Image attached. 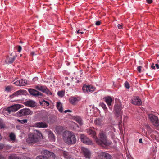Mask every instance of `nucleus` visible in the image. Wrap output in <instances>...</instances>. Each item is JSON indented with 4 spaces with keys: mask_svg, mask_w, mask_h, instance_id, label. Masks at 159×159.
Masks as SVG:
<instances>
[{
    "mask_svg": "<svg viewBox=\"0 0 159 159\" xmlns=\"http://www.w3.org/2000/svg\"><path fill=\"white\" fill-rule=\"evenodd\" d=\"M43 136L40 131L36 130L34 133H30L28 135V137L26 139L27 143L30 144H36L39 142Z\"/></svg>",
    "mask_w": 159,
    "mask_h": 159,
    "instance_id": "obj_1",
    "label": "nucleus"
},
{
    "mask_svg": "<svg viewBox=\"0 0 159 159\" xmlns=\"http://www.w3.org/2000/svg\"><path fill=\"white\" fill-rule=\"evenodd\" d=\"M63 141L66 144L71 145L75 144L76 139L74 133L69 131L64 132L62 135Z\"/></svg>",
    "mask_w": 159,
    "mask_h": 159,
    "instance_id": "obj_2",
    "label": "nucleus"
},
{
    "mask_svg": "<svg viewBox=\"0 0 159 159\" xmlns=\"http://www.w3.org/2000/svg\"><path fill=\"white\" fill-rule=\"evenodd\" d=\"M100 139H98L96 137L95 140L96 142L98 144L102 147L108 145L109 143L107 142V138L105 133L102 131L99 133Z\"/></svg>",
    "mask_w": 159,
    "mask_h": 159,
    "instance_id": "obj_3",
    "label": "nucleus"
},
{
    "mask_svg": "<svg viewBox=\"0 0 159 159\" xmlns=\"http://www.w3.org/2000/svg\"><path fill=\"white\" fill-rule=\"evenodd\" d=\"M41 154H43L44 156H38L36 157V159H48V157H52L53 158L55 157V155L53 153L47 150H43L41 151Z\"/></svg>",
    "mask_w": 159,
    "mask_h": 159,
    "instance_id": "obj_4",
    "label": "nucleus"
},
{
    "mask_svg": "<svg viewBox=\"0 0 159 159\" xmlns=\"http://www.w3.org/2000/svg\"><path fill=\"white\" fill-rule=\"evenodd\" d=\"M20 107V106L19 104H16L12 105L8 107L4 110L5 113H7V115L10 114L11 112H15L17 111Z\"/></svg>",
    "mask_w": 159,
    "mask_h": 159,
    "instance_id": "obj_5",
    "label": "nucleus"
},
{
    "mask_svg": "<svg viewBox=\"0 0 159 159\" xmlns=\"http://www.w3.org/2000/svg\"><path fill=\"white\" fill-rule=\"evenodd\" d=\"M33 112L28 108H24L20 110L17 113V115L18 116H24L31 115Z\"/></svg>",
    "mask_w": 159,
    "mask_h": 159,
    "instance_id": "obj_6",
    "label": "nucleus"
},
{
    "mask_svg": "<svg viewBox=\"0 0 159 159\" xmlns=\"http://www.w3.org/2000/svg\"><path fill=\"white\" fill-rule=\"evenodd\" d=\"M99 159H113L112 156L108 153L102 152L98 153Z\"/></svg>",
    "mask_w": 159,
    "mask_h": 159,
    "instance_id": "obj_7",
    "label": "nucleus"
},
{
    "mask_svg": "<svg viewBox=\"0 0 159 159\" xmlns=\"http://www.w3.org/2000/svg\"><path fill=\"white\" fill-rule=\"evenodd\" d=\"M114 110L115 111V114L116 116L119 119L121 120L122 112L121 111V107L117 105H115L114 106Z\"/></svg>",
    "mask_w": 159,
    "mask_h": 159,
    "instance_id": "obj_8",
    "label": "nucleus"
},
{
    "mask_svg": "<svg viewBox=\"0 0 159 159\" xmlns=\"http://www.w3.org/2000/svg\"><path fill=\"white\" fill-rule=\"evenodd\" d=\"M82 152L86 158L90 159L91 156V152L88 148L84 147L81 148Z\"/></svg>",
    "mask_w": 159,
    "mask_h": 159,
    "instance_id": "obj_9",
    "label": "nucleus"
},
{
    "mask_svg": "<svg viewBox=\"0 0 159 159\" xmlns=\"http://www.w3.org/2000/svg\"><path fill=\"white\" fill-rule=\"evenodd\" d=\"M149 117L150 121L153 123V125L155 126H158L159 125V120L157 117L152 114H150Z\"/></svg>",
    "mask_w": 159,
    "mask_h": 159,
    "instance_id": "obj_10",
    "label": "nucleus"
},
{
    "mask_svg": "<svg viewBox=\"0 0 159 159\" xmlns=\"http://www.w3.org/2000/svg\"><path fill=\"white\" fill-rule=\"evenodd\" d=\"M80 139L82 142L87 144L91 145L92 144V142L88 137L84 134H80Z\"/></svg>",
    "mask_w": 159,
    "mask_h": 159,
    "instance_id": "obj_11",
    "label": "nucleus"
},
{
    "mask_svg": "<svg viewBox=\"0 0 159 159\" xmlns=\"http://www.w3.org/2000/svg\"><path fill=\"white\" fill-rule=\"evenodd\" d=\"M83 91L84 93L93 92L95 90V88L91 85H84L82 88Z\"/></svg>",
    "mask_w": 159,
    "mask_h": 159,
    "instance_id": "obj_12",
    "label": "nucleus"
},
{
    "mask_svg": "<svg viewBox=\"0 0 159 159\" xmlns=\"http://www.w3.org/2000/svg\"><path fill=\"white\" fill-rule=\"evenodd\" d=\"M29 93L34 96L37 97L39 96H43V94L33 89H28Z\"/></svg>",
    "mask_w": 159,
    "mask_h": 159,
    "instance_id": "obj_13",
    "label": "nucleus"
},
{
    "mask_svg": "<svg viewBox=\"0 0 159 159\" xmlns=\"http://www.w3.org/2000/svg\"><path fill=\"white\" fill-rule=\"evenodd\" d=\"M34 126L39 128H45L48 127V125L45 122H38L34 123Z\"/></svg>",
    "mask_w": 159,
    "mask_h": 159,
    "instance_id": "obj_14",
    "label": "nucleus"
},
{
    "mask_svg": "<svg viewBox=\"0 0 159 159\" xmlns=\"http://www.w3.org/2000/svg\"><path fill=\"white\" fill-rule=\"evenodd\" d=\"M132 103L134 105L139 106L141 105L142 103V101L139 97H134L132 99Z\"/></svg>",
    "mask_w": 159,
    "mask_h": 159,
    "instance_id": "obj_15",
    "label": "nucleus"
},
{
    "mask_svg": "<svg viewBox=\"0 0 159 159\" xmlns=\"http://www.w3.org/2000/svg\"><path fill=\"white\" fill-rule=\"evenodd\" d=\"M79 101V98L78 97H72L69 99L70 102L73 105H75Z\"/></svg>",
    "mask_w": 159,
    "mask_h": 159,
    "instance_id": "obj_16",
    "label": "nucleus"
},
{
    "mask_svg": "<svg viewBox=\"0 0 159 159\" xmlns=\"http://www.w3.org/2000/svg\"><path fill=\"white\" fill-rule=\"evenodd\" d=\"M103 99L106 102L108 106H109V108L111 110L112 109V108L110 107V106L111 104V102L113 101L111 97H105Z\"/></svg>",
    "mask_w": 159,
    "mask_h": 159,
    "instance_id": "obj_17",
    "label": "nucleus"
},
{
    "mask_svg": "<svg viewBox=\"0 0 159 159\" xmlns=\"http://www.w3.org/2000/svg\"><path fill=\"white\" fill-rule=\"evenodd\" d=\"M25 106L31 107H34L36 105L35 102L32 100H30L25 102Z\"/></svg>",
    "mask_w": 159,
    "mask_h": 159,
    "instance_id": "obj_18",
    "label": "nucleus"
},
{
    "mask_svg": "<svg viewBox=\"0 0 159 159\" xmlns=\"http://www.w3.org/2000/svg\"><path fill=\"white\" fill-rule=\"evenodd\" d=\"M86 131L88 135H90L95 139L96 136L95 135V131L89 129H87Z\"/></svg>",
    "mask_w": 159,
    "mask_h": 159,
    "instance_id": "obj_19",
    "label": "nucleus"
},
{
    "mask_svg": "<svg viewBox=\"0 0 159 159\" xmlns=\"http://www.w3.org/2000/svg\"><path fill=\"white\" fill-rule=\"evenodd\" d=\"M48 133L49 139L52 141H55V138L53 133L51 131H48Z\"/></svg>",
    "mask_w": 159,
    "mask_h": 159,
    "instance_id": "obj_20",
    "label": "nucleus"
},
{
    "mask_svg": "<svg viewBox=\"0 0 159 159\" xmlns=\"http://www.w3.org/2000/svg\"><path fill=\"white\" fill-rule=\"evenodd\" d=\"M15 57H8L6 59V61L8 64H11L15 60Z\"/></svg>",
    "mask_w": 159,
    "mask_h": 159,
    "instance_id": "obj_21",
    "label": "nucleus"
},
{
    "mask_svg": "<svg viewBox=\"0 0 159 159\" xmlns=\"http://www.w3.org/2000/svg\"><path fill=\"white\" fill-rule=\"evenodd\" d=\"M56 106L59 111L61 113L62 112L63 110L62 105L61 103L60 102H57Z\"/></svg>",
    "mask_w": 159,
    "mask_h": 159,
    "instance_id": "obj_22",
    "label": "nucleus"
},
{
    "mask_svg": "<svg viewBox=\"0 0 159 159\" xmlns=\"http://www.w3.org/2000/svg\"><path fill=\"white\" fill-rule=\"evenodd\" d=\"M102 121L101 119L98 118H96L94 121V123L97 125L101 126L102 124Z\"/></svg>",
    "mask_w": 159,
    "mask_h": 159,
    "instance_id": "obj_23",
    "label": "nucleus"
},
{
    "mask_svg": "<svg viewBox=\"0 0 159 159\" xmlns=\"http://www.w3.org/2000/svg\"><path fill=\"white\" fill-rule=\"evenodd\" d=\"M43 92L46 93L48 95H52V93L49 90L46 86H45Z\"/></svg>",
    "mask_w": 159,
    "mask_h": 159,
    "instance_id": "obj_24",
    "label": "nucleus"
},
{
    "mask_svg": "<svg viewBox=\"0 0 159 159\" xmlns=\"http://www.w3.org/2000/svg\"><path fill=\"white\" fill-rule=\"evenodd\" d=\"M45 86H42L40 85H36L35 88L37 90L43 92Z\"/></svg>",
    "mask_w": 159,
    "mask_h": 159,
    "instance_id": "obj_25",
    "label": "nucleus"
},
{
    "mask_svg": "<svg viewBox=\"0 0 159 159\" xmlns=\"http://www.w3.org/2000/svg\"><path fill=\"white\" fill-rule=\"evenodd\" d=\"M9 137L11 140L14 141L16 139V136L15 134L12 133H10Z\"/></svg>",
    "mask_w": 159,
    "mask_h": 159,
    "instance_id": "obj_26",
    "label": "nucleus"
},
{
    "mask_svg": "<svg viewBox=\"0 0 159 159\" xmlns=\"http://www.w3.org/2000/svg\"><path fill=\"white\" fill-rule=\"evenodd\" d=\"M19 80L20 84V86H24L27 83V82H25V80H24L23 79L20 80Z\"/></svg>",
    "mask_w": 159,
    "mask_h": 159,
    "instance_id": "obj_27",
    "label": "nucleus"
},
{
    "mask_svg": "<svg viewBox=\"0 0 159 159\" xmlns=\"http://www.w3.org/2000/svg\"><path fill=\"white\" fill-rule=\"evenodd\" d=\"M76 121L80 124H82V119L79 117H77L75 118Z\"/></svg>",
    "mask_w": 159,
    "mask_h": 159,
    "instance_id": "obj_28",
    "label": "nucleus"
},
{
    "mask_svg": "<svg viewBox=\"0 0 159 159\" xmlns=\"http://www.w3.org/2000/svg\"><path fill=\"white\" fill-rule=\"evenodd\" d=\"M17 121L19 122L21 124H25L27 122L28 120L27 119H23L22 120H20L19 119L17 120Z\"/></svg>",
    "mask_w": 159,
    "mask_h": 159,
    "instance_id": "obj_29",
    "label": "nucleus"
},
{
    "mask_svg": "<svg viewBox=\"0 0 159 159\" xmlns=\"http://www.w3.org/2000/svg\"><path fill=\"white\" fill-rule=\"evenodd\" d=\"M57 94L59 97H62L64 95V91H59L57 92Z\"/></svg>",
    "mask_w": 159,
    "mask_h": 159,
    "instance_id": "obj_30",
    "label": "nucleus"
},
{
    "mask_svg": "<svg viewBox=\"0 0 159 159\" xmlns=\"http://www.w3.org/2000/svg\"><path fill=\"white\" fill-rule=\"evenodd\" d=\"M100 106L104 110H107L106 105L104 103H101L100 104Z\"/></svg>",
    "mask_w": 159,
    "mask_h": 159,
    "instance_id": "obj_31",
    "label": "nucleus"
},
{
    "mask_svg": "<svg viewBox=\"0 0 159 159\" xmlns=\"http://www.w3.org/2000/svg\"><path fill=\"white\" fill-rule=\"evenodd\" d=\"M8 159H20L18 157L14 155H12L9 157Z\"/></svg>",
    "mask_w": 159,
    "mask_h": 159,
    "instance_id": "obj_32",
    "label": "nucleus"
},
{
    "mask_svg": "<svg viewBox=\"0 0 159 159\" xmlns=\"http://www.w3.org/2000/svg\"><path fill=\"white\" fill-rule=\"evenodd\" d=\"M42 120L46 122H48L49 121L48 118L47 116H43L42 118Z\"/></svg>",
    "mask_w": 159,
    "mask_h": 159,
    "instance_id": "obj_33",
    "label": "nucleus"
},
{
    "mask_svg": "<svg viewBox=\"0 0 159 159\" xmlns=\"http://www.w3.org/2000/svg\"><path fill=\"white\" fill-rule=\"evenodd\" d=\"M144 126L145 127V128L147 129V130L149 132H151V129L150 128V127L149 125L147 124H145L144 125Z\"/></svg>",
    "mask_w": 159,
    "mask_h": 159,
    "instance_id": "obj_34",
    "label": "nucleus"
},
{
    "mask_svg": "<svg viewBox=\"0 0 159 159\" xmlns=\"http://www.w3.org/2000/svg\"><path fill=\"white\" fill-rule=\"evenodd\" d=\"M5 127V125L2 121V120H0V128H4Z\"/></svg>",
    "mask_w": 159,
    "mask_h": 159,
    "instance_id": "obj_35",
    "label": "nucleus"
},
{
    "mask_svg": "<svg viewBox=\"0 0 159 159\" xmlns=\"http://www.w3.org/2000/svg\"><path fill=\"white\" fill-rule=\"evenodd\" d=\"M125 86L127 89H129L130 88L129 84L127 82H126L125 83Z\"/></svg>",
    "mask_w": 159,
    "mask_h": 159,
    "instance_id": "obj_36",
    "label": "nucleus"
},
{
    "mask_svg": "<svg viewBox=\"0 0 159 159\" xmlns=\"http://www.w3.org/2000/svg\"><path fill=\"white\" fill-rule=\"evenodd\" d=\"M24 91V90H20L17 91V92L20 95H21L23 93Z\"/></svg>",
    "mask_w": 159,
    "mask_h": 159,
    "instance_id": "obj_37",
    "label": "nucleus"
},
{
    "mask_svg": "<svg viewBox=\"0 0 159 159\" xmlns=\"http://www.w3.org/2000/svg\"><path fill=\"white\" fill-rule=\"evenodd\" d=\"M17 86H20V82L19 80H17L15 82H14V83Z\"/></svg>",
    "mask_w": 159,
    "mask_h": 159,
    "instance_id": "obj_38",
    "label": "nucleus"
},
{
    "mask_svg": "<svg viewBox=\"0 0 159 159\" xmlns=\"http://www.w3.org/2000/svg\"><path fill=\"white\" fill-rule=\"evenodd\" d=\"M142 68V67L141 66H139L137 67V70L140 73L141 72Z\"/></svg>",
    "mask_w": 159,
    "mask_h": 159,
    "instance_id": "obj_39",
    "label": "nucleus"
},
{
    "mask_svg": "<svg viewBox=\"0 0 159 159\" xmlns=\"http://www.w3.org/2000/svg\"><path fill=\"white\" fill-rule=\"evenodd\" d=\"M16 96H18V95H17L16 92H15L12 95H10V97L11 98H13L14 97Z\"/></svg>",
    "mask_w": 159,
    "mask_h": 159,
    "instance_id": "obj_40",
    "label": "nucleus"
},
{
    "mask_svg": "<svg viewBox=\"0 0 159 159\" xmlns=\"http://www.w3.org/2000/svg\"><path fill=\"white\" fill-rule=\"evenodd\" d=\"M22 50V48L21 46H19L18 47V51L19 52H20Z\"/></svg>",
    "mask_w": 159,
    "mask_h": 159,
    "instance_id": "obj_41",
    "label": "nucleus"
},
{
    "mask_svg": "<svg viewBox=\"0 0 159 159\" xmlns=\"http://www.w3.org/2000/svg\"><path fill=\"white\" fill-rule=\"evenodd\" d=\"M101 24V22L99 21H96L95 23V24L96 25L98 26L100 25Z\"/></svg>",
    "mask_w": 159,
    "mask_h": 159,
    "instance_id": "obj_42",
    "label": "nucleus"
},
{
    "mask_svg": "<svg viewBox=\"0 0 159 159\" xmlns=\"http://www.w3.org/2000/svg\"><path fill=\"white\" fill-rule=\"evenodd\" d=\"M122 24L121 25L118 24V27L119 29H121L122 28Z\"/></svg>",
    "mask_w": 159,
    "mask_h": 159,
    "instance_id": "obj_43",
    "label": "nucleus"
},
{
    "mask_svg": "<svg viewBox=\"0 0 159 159\" xmlns=\"http://www.w3.org/2000/svg\"><path fill=\"white\" fill-rule=\"evenodd\" d=\"M5 90L7 91H9L10 90V88L9 87L7 86L5 88Z\"/></svg>",
    "mask_w": 159,
    "mask_h": 159,
    "instance_id": "obj_44",
    "label": "nucleus"
},
{
    "mask_svg": "<svg viewBox=\"0 0 159 159\" xmlns=\"http://www.w3.org/2000/svg\"><path fill=\"white\" fill-rule=\"evenodd\" d=\"M4 145L0 143V150L4 148Z\"/></svg>",
    "mask_w": 159,
    "mask_h": 159,
    "instance_id": "obj_45",
    "label": "nucleus"
},
{
    "mask_svg": "<svg viewBox=\"0 0 159 159\" xmlns=\"http://www.w3.org/2000/svg\"><path fill=\"white\" fill-rule=\"evenodd\" d=\"M151 67L152 69H155V66L154 65V63H152L151 66Z\"/></svg>",
    "mask_w": 159,
    "mask_h": 159,
    "instance_id": "obj_46",
    "label": "nucleus"
},
{
    "mask_svg": "<svg viewBox=\"0 0 159 159\" xmlns=\"http://www.w3.org/2000/svg\"><path fill=\"white\" fill-rule=\"evenodd\" d=\"M147 3L150 4L152 2V0H146Z\"/></svg>",
    "mask_w": 159,
    "mask_h": 159,
    "instance_id": "obj_47",
    "label": "nucleus"
},
{
    "mask_svg": "<svg viewBox=\"0 0 159 159\" xmlns=\"http://www.w3.org/2000/svg\"><path fill=\"white\" fill-rule=\"evenodd\" d=\"M44 102L46 103L47 106H48L49 105V103L47 101H45L44 100Z\"/></svg>",
    "mask_w": 159,
    "mask_h": 159,
    "instance_id": "obj_48",
    "label": "nucleus"
},
{
    "mask_svg": "<svg viewBox=\"0 0 159 159\" xmlns=\"http://www.w3.org/2000/svg\"><path fill=\"white\" fill-rule=\"evenodd\" d=\"M31 55L32 56H33L34 55H37V54L36 53H35L34 52H31Z\"/></svg>",
    "mask_w": 159,
    "mask_h": 159,
    "instance_id": "obj_49",
    "label": "nucleus"
},
{
    "mask_svg": "<svg viewBox=\"0 0 159 159\" xmlns=\"http://www.w3.org/2000/svg\"><path fill=\"white\" fill-rule=\"evenodd\" d=\"M71 111L69 110H66L64 112L66 113L67 112H71Z\"/></svg>",
    "mask_w": 159,
    "mask_h": 159,
    "instance_id": "obj_50",
    "label": "nucleus"
},
{
    "mask_svg": "<svg viewBox=\"0 0 159 159\" xmlns=\"http://www.w3.org/2000/svg\"><path fill=\"white\" fill-rule=\"evenodd\" d=\"M155 66L156 67V68L157 69H158L159 68V65L158 64H155Z\"/></svg>",
    "mask_w": 159,
    "mask_h": 159,
    "instance_id": "obj_51",
    "label": "nucleus"
},
{
    "mask_svg": "<svg viewBox=\"0 0 159 159\" xmlns=\"http://www.w3.org/2000/svg\"><path fill=\"white\" fill-rule=\"evenodd\" d=\"M38 80V78L37 77H36L34 78V79H33V80L34 81H35V80Z\"/></svg>",
    "mask_w": 159,
    "mask_h": 159,
    "instance_id": "obj_52",
    "label": "nucleus"
},
{
    "mask_svg": "<svg viewBox=\"0 0 159 159\" xmlns=\"http://www.w3.org/2000/svg\"><path fill=\"white\" fill-rule=\"evenodd\" d=\"M142 138L140 139L139 140V142L140 143H142Z\"/></svg>",
    "mask_w": 159,
    "mask_h": 159,
    "instance_id": "obj_53",
    "label": "nucleus"
},
{
    "mask_svg": "<svg viewBox=\"0 0 159 159\" xmlns=\"http://www.w3.org/2000/svg\"><path fill=\"white\" fill-rule=\"evenodd\" d=\"M4 157L2 156H0V159H4Z\"/></svg>",
    "mask_w": 159,
    "mask_h": 159,
    "instance_id": "obj_54",
    "label": "nucleus"
},
{
    "mask_svg": "<svg viewBox=\"0 0 159 159\" xmlns=\"http://www.w3.org/2000/svg\"><path fill=\"white\" fill-rule=\"evenodd\" d=\"M16 93L17 95H18H18H20L19 94V93H18V92L17 91L16 92Z\"/></svg>",
    "mask_w": 159,
    "mask_h": 159,
    "instance_id": "obj_55",
    "label": "nucleus"
},
{
    "mask_svg": "<svg viewBox=\"0 0 159 159\" xmlns=\"http://www.w3.org/2000/svg\"><path fill=\"white\" fill-rule=\"evenodd\" d=\"M79 82H80V81H79V80H77L76 81V83H79Z\"/></svg>",
    "mask_w": 159,
    "mask_h": 159,
    "instance_id": "obj_56",
    "label": "nucleus"
},
{
    "mask_svg": "<svg viewBox=\"0 0 159 159\" xmlns=\"http://www.w3.org/2000/svg\"><path fill=\"white\" fill-rule=\"evenodd\" d=\"M80 33L81 34H83L84 33L83 32H80Z\"/></svg>",
    "mask_w": 159,
    "mask_h": 159,
    "instance_id": "obj_57",
    "label": "nucleus"
},
{
    "mask_svg": "<svg viewBox=\"0 0 159 159\" xmlns=\"http://www.w3.org/2000/svg\"><path fill=\"white\" fill-rule=\"evenodd\" d=\"M79 32H80L79 30H78V31H77V33H79Z\"/></svg>",
    "mask_w": 159,
    "mask_h": 159,
    "instance_id": "obj_58",
    "label": "nucleus"
},
{
    "mask_svg": "<svg viewBox=\"0 0 159 159\" xmlns=\"http://www.w3.org/2000/svg\"><path fill=\"white\" fill-rule=\"evenodd\" d=\"M67 85L68 86H69V85H70V84H69V83H68V84H67Z\"/></svg>",
    "mask_w": 159,
    "mask_h": 159,
    "instance_id": "obj_59",
    "label": "nucleus"
}]
</instances>
